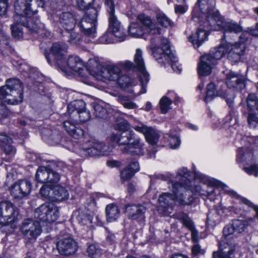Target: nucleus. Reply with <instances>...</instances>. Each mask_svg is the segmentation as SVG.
<instances>
[{
	"label": "nucleus",
	"instance_id": "obj_21",
	"mask_svg": "<svg viewBox=\"0 0 258 258\" xmlns=\"http://www.w3.org/2000/svg\"><path fill=\"white\" fill-rule=\"evenodd\" d=\"M134 128L136 131L143 134L147 142L149 144L154 145L158 141L159 136L153 128L142 124L135 126Z\"/></svg>",
	"mask_w": 258,
	"mask_h": 258
},
{
	"label": "nucleus",
	"instance_id": "obj_30",
	"mask_svg": "<svg viewBox=\"0 0 258 258\" xmlns=\"http://www.w3.org/2000/svg\"><path fill=\"white\" fill-rule=\"evenodd\" d=\"M86 104L82 100H77L71 102L68 106V111L70 118L75 114L79 112L85 108Z\"/></svg>",
	"mask_w": 258,
	"mask_h": 258
},
{
	"label": "nucleus",
	"instance_id": "obj_18",
	"mask_svg": "<svg viewBox=\"0 0 258 258\" xmlns=\"http://www.w3.org/2000/svg\"><path fill=\"white\" fill-rule=\"evenodd\" d=\"M57 248L61 254L70 255L77 250V242L72 237H64L57 242Z\"/></svg>",
	"mask_w": 258,
	"mask_h": 258
},
{
	"label": "nucleus",
	"instance_id": "obj_53",
	"mask_svg": "<svg viewBox=\"0 0 258 258\" xmlns=\"http://www.w3.org/2000/svg\"><path fill=\"white\" fill-rule=\"evenodd\" d=\"M197 188L198 189H197V191L198 192H200L202 195H206L211 201H214L215 200V188L213 186H210L209 189L206 191L204 190H202V189L199 187H197Z\"/></svg>",
	"mask_w": 258,
	"mask_h": 258
},
{
	"label": "nucleus",
	"instance_id": "obj_28",
	"mask_svg": "<svg viewBox=\"0 0 258 258\" xmlns=\"http://www.w3.org/2000/svg\"><path fill=\"white\" fill-rule=\"evenodd\" d=\"M106 219L111 222L115 221L120 216V211L118 207L114 204H110L105 208Z\"/></svg>",
	"mask_w": 258,
	"mask_h": 258
},
{
	"label": "nucleus",
	"instance_id": "obj_19",
	"mask_svg": "<svg viewBox=\"0 0 258 258\" xmlns=\"http://www.w3.org/2000/svg\"><path fill=\"white\" fill-rule=\"evenodd\" d=\"M227 45L223 44L218 48H214L209 54L202 56V62L206 63L209 60L210 64H216L217 60L223 57L228 51Z\"/></svg>",
	"mask_w": 258,
	"mask_h": 258
},
{
	"label": "nucleus",
	"instance_id": "obj_11",
	"mask_svg": "<svg viewBox=\"0 0 258 258\" xmlns=\"http://www.w3.org/2000/svg\"><path fill=\"white\" fill-rule=\"evenodd\" d=\"M33 0H16L14 4V8L16 14L14 16V21H19L25 25V21L31 19V16L36 13L31 7V3ZM33 20V19L32 18Z\"/></svg>",
	"mask_w": 258,
	"mask_h": 258
},
{
	"label": "nucleus",
	"instance_id": "obj_17",
	"mask_svg": "<svg viewBox=\"0 0 258 258\" xmlns=\"http://www.w3.org/2000/svg\"><path fill=\"white\" fill-rule=\"evenodd\" d=\"M146 210L147 207L144 204H128L125 206V212L128 218L139 222L145 221Z\"/></svg>",
	"mask_w": 258,
	"mask_h": 258
},
{
	"label": "nucleus",
	"instance_id": "obj_52",
	"mask_svg": "<svg viewBox=\"0 0 258 258\" xmlns=\"http://www.w3.org/2000/svg\"><path fill=\"white\" fill-rule=\"evenodd\" d=\"M231 50L234 51L240 56L243 55L245 48V44L243 43L236 42L235 44L231 45Z\"/></svg>",
	"mask_w": 258,
	"mask_h": 258
},
{
	"label": "nucleus",
	"instance_id": "obj_41",
	"mask_svg": "<svg viewBox=\"0 0 258 258\" xmlns=\"http://www.w3.org/2000/svg\"><path fill=\"white\" fill-rule=\"evenodd\" d=\"M116 81L120 88L125 89L132 85L133 81L130 77L126 75H118V78Z\"/></svg>",
	"mask_w": 258,
	"mask_h": 258
},
{
	"label": "nucleus",
	"instance_id": "obj_14",
	"mask_svg": "<svg viewBox=\"0 0 258 258\" xmlns=\"http://www.w3.org/2000/svg\"><path fill=\"white\" fill-rule=\"evenodd\" d=\"M216 97H220L225 99L227 104L230 107L232 104L234 95L233 93L227 92L222 89L217 90L215 84L213 82H211L207 86L205 100L208 102L212 100Z\"/></svg>",
	"mask_w": 258,
	"mask_h": 258
},
{
	"label": "nucleus",
	"instance_id": "obj_20",
	"mask_svg": "<svg viewBox=\"0 0 258 258\" xmlns=\"http://www.w3.org/2000/svg\"><path fill=\"white\" fill-rule=\"evenodd\" d=\"M225 82L229 88L242 90L245 87L244 77L232 71L226 75Z\"/></svg>",
	"mask_w": 258,
	"mask_h": 258
},
{
	"label": "nucleus",
	"instance_id": "obj_57",
	"mask_svg": "<svg viewBox=\"0 0 258 258\" xmlns=\"http://www.w3.org/2000/svg\"><path fill=\"white\" fill-rule=\"evenodd\" d=\"M78 7L82 10H88L94 0H76Z\"/></svg>",
	"mask_w": 258,
	"mask_h": 258
},
{
	"label": "nucleus",
	"instance_id": "obj_44",
	"mask_svg": "<svg viewBox=\"0 0 258 258\" xmlns=\"http://www.w3.org/2000/svg\"><path fill=\"white\" fill-rule=\"evenodd\" d=\"M12 140L10 142L6 143V144L3 145L1 147L3 151L10 157H13L16 152V148L12 145Z\"/></svg>",
	"mask_w": 258,
	"mask_h": 258
},
{
	"label": "nucleus",
	"instance_id": "obj_25",
	"mask_svg": "<svg viewBox=\"0 0 258 258\" xmlns=\"http://www.w3.org/2000/svg\"><path fill=\"white\" fill-rule=\"evenodd\" d=\"M61 26L67 31H72L76 25V20L74 15L70 12L62 13L59 17Z\"/></svg>",
	"mask_w": 258,
	"mask_h": 258
},
{
	"label": "nucleus",
	"instance_id": "obj_33",
	"mask_svg": "<svg viewBox=\"0 0 258 258\" xmlns=\"http://www.w3.org/2000/svg\"><path fill=\"white\" fill-rule=\"evenodd\" d=\"M10 38L2 30H0V51L7 53V51H11V48L9 45Z\"/></svg>",
	"mask_w": 258,
	"mask_h": 258
},
{
	"label": "nucleus",
	"instance_id": "obj_40",
	"mask_svg": "<svg viewBox=\"0 0 258 258\" xmlns=\"http://www.w3.org/2000/svg\"><path fill=\"white\" fill-rule=\"evenodd\" d=\"M93 146H95L98 152V156H107L109 155L110 150L109 147L103 143L94 142Z\"/></svg>",
	"mask_w": 258,
	"mask_h": 258
},
{
	"label": "nucleus",
	"instance_id": "obj_4",
	"mask_svg": "<svg viewBox=\"0 0 258 258\" xmlns=\"http://www.w3.org/2000/svg\"><path fill=\"white\" fill-rule=\"evenodd\" d=\"M0 98L6 99L8 103L12 105L21 103L23 100V87L20 80L10 79L6 85L0 88Z\"/></svg>",
	"mask_w": 258,
	"mask_h": 258
},
{
	"label": "nucleus",
	"instance_id": "obj_22",
	"mask_svg": "<svg viewBox=\"0 0 258 258\" xmlns=\"http://www.w3.org/2000/svg\"><path fill=\"white\" fill-rule=\"evenodd\" d=\"M207 20L206 22H204L205 25L202 27L201 26V27L199 28L197 32L189 36V40L192 43L193 45L195 48H198L200 46L202 45V44L206 40L208 33H207V30L204 29L206 27L208 26H210L207 23ZM211 28V27H210Z\"/></svg>",
	"mask_w": 258,
	"mask_h": 258
},
{
	"label": "nucleus",
	"instance_id": "obj_43",
	"mask_svg": "<svg viewBox=\"0 0 258 258\" xmlns=\"http://www.w3.org/2000/svg\"><path fill=\"white\" fill-rule=\"evenodd\" d=\"M172 103V101L166 96H163L160 100V108L161 113L163 114L166 113L171 108L170 105Z\"/></svg>",
	"mask_w": 258,
	"mask_h": 258
},
{
	"label": "nucleus",
	"instance_id": "obj_56",
	"mask_svg": "<svg viewBox=\"0 0 258 258\" xmlns=\"http://www.w3.org/2000/svg\"><path fill=\"white\" fill-rule=\"evenodd\" d=\"M94 113L96 117L103 118L106 115V110L101 105L97 104L94 106Z\"/></svg>",
	"mask_w": 258,
	"mask_h": 258
},
{
	"label": "nucleus",
	"instance_id": "obj_59",
	"mask_svg": "<svg viewBox=\"0 0 258 258\" xmlns=\"http://www.w3.org/2000/svg\"><path fill=\"white\" fill-rule=\"evenodd\" d=\"M81 40L80 36L75 32H71L70 33V37L69 40V42L72 44H78Z\"/></svg>",
	"mask_w": 258,
	"mask_h": 258
},
{
	"label": "nucleus",
	"instance_id": "obj_49",
	"mask_svg": "<svg viewBox=\"0 0 258 258\" xmlns=\"http://www.w3.org/2000/svg\"><path fill=\"white\" fill-rule=\"evenodd\" d=\"M152 54L156 59H159L162 58L163 57H166V54L168 53V51L159 47H153L152 48Z\"/></svg>",
	"mask_w": 258,
	"mask_h": 258
},
{
	"label": "nucleus",
	"instance_id": "obj_36",
	"mask_svg": "<svg viewBox=\"0 0 258 258\" xmlns=\"http://www.w3.org/2000/svg\"><path fill=\"white\" fill-rule=\"evenodd\" d=\"M206 63L202 62V56L201 57V62L199 65V74L200 76H207L209 75L213 67L216 64H210V60L206 61Z\"/></svg>",
	"mask_w": 258,
	"mask_h": 258
},
{
	"label": "nucleus",
	"instance_id": "obj_46",
	"mask_svg": "<svg viewBox=\"0 0 258 258\" xmlns=\"http://www.w3.org/2000/svg\"><path fill=\"white\" fill-rule=\"evenodd\" d=\"M77 220L81 225H88L91 223L92 217L87 213L81 212L77 217Z\"/></svg>",
	"mask_w": 258,
	"mask_h": 258
},
{
	"label": "nucleus",
	"instance_id": "obj_3",
	"mask_svg": "<svg viewBox=\"0 0 258 258\" xmlns=\"http://www.w3.org/2000/svg\"><path fill=\"white\" fill-rule=\"evenodd\" d=\"M198 4L201 12L208 14L207 23L210 26L211 29L214 31L224 30V38L227 33H238L242 31V27L238 24L226 22L218 11H214L215 6L214 1L198 0Z\"/></svg>",
	"mask_w": 258,
	"mask_h": 258
},
{
	"label": "nucleus",
	"instance_id": "obj_51",
	"mask_svg": "<svg viewBox=\"0 0 258 258\" xmlns=\"http://www.w3.org/2000/svg\"><path fill=\"white\" fill-rule=\"evenodd\" d=\"M3 223L2 225L0 230L2 232L6 233V234L12 233L15 228L16 226L14 224V223L9 222H1Z\"/></svg>",
	"mask_w": 258,
	"mask_h": 258
},
{
	"label": "nucleus",
	"instance_id": "obj_23",
	"mask_svg": "<svg viewBox=\"0 0 258 258\" xmlns=\"http://www.w3.org/2000/svg\"><path fill=\"white\" fill-rule=\"evenodd\" d=\"M75 121L68 120L63 122V126L68 134L75 139H80L84 136V131Z\"/></svg>",
	"mask_w": 258,
	"mask_h": 258
},
{
	"label": "nucleus",
	"instance_id": "obj_62",
	"mask_svg": "<svg viewBox=\"0 0 258 258\" xmlns=\"http://www.w3.org/2000/svg\"><path fill=\"white\" fill-rule=\"evenodd\" d=\"M237 112L235 111L234 110H231L229 114L226 117V120L227 121H229V122H231L233 120L235 123H237Z\"/></svg>",
	"mask_w": 258,
	"mask_h": 258
},
{
	"label": "nucleus",
	"instance_id": "obj_2",
	"mask_svg": "<svg viewBox=\"0 0 258 258\" xmlns=\"http://www.w3.org/2000/svg\"><path fill=\"white\" fill-rule=\"evenodd\" d=\"M119 132L112 134L111 142L121 147L124 153L131 155H142L144 154L143 144L141 139L137 137L136 134L129 130L130 124L126 120L120 121L117 125Z\"/></svg>",
	"mask_w": 258,
	"mask_h": 258
},
{
	"label": "nucleus",
	"instance_id": "obj_50",
	"mask_svg": "<svg viewBox=\"0 0 258 258\" xmlns=\"http://www.w3.org/2000/svg\"><path fill=\"white\" fill-rule=\"evenodd\" d=\"M48 175L49 178L46 183L52 185L57 183L60 180V174L50 168H49Z\"/></svg>",
	"mask_w": 258,
	"mask_h": 258
},
{
	"label": "nucleus",
	"instance_id": "obj_12",
	"mask_svg": "<svg viewBox=\"0 0 258 258\" xmlns=\"http://www.w3.org/2000/svg\"><path fill=\"white\" fill-rule=\"evenodd\" d=\"M19 214L18 208L9 201L0 203V222L15 223Z\"/></svg>",
	"mask_w": 258,
	"mask_h": 258
},
{
	"label": "nucleus",
	"instance_id": "obj_35",
	"mask_svg": "<svg viewBox=\"0 0 258 258\" xmlns=\"http://www.w3.org/2000/svg\"><path fill=\"white\" fill-rule=\"evenodd\" d=\"M69 194L64 187L56 186L53 189V199L56 201H61L68 198Z\"/></svg>",
	"mask_w": 258,
	"mask_h": 258
},
{
	"label": "nucleus",
	"instance_id": "obj_47",
	"mask_svg": "<svg viewBox=\"0 0 258 258\" xmlns=\"http://www.w3.org/2000/svg\"><path fill=\"white\" fill-rule=\"evenodd\" d=\"M114 36L112 32L107 29V31L99 38L98 41L104 44L112 43L114 42Z\"/></svg>",
	"mask_w": 258,
	"mask_h": 258
},
{
	"label": "nucleus",
	"instance_id": "obj_13",
	"mask_svg": "<svg viewBox=\"0 0 258 258\" xmlns=\"http://www.w3.org/2000/svg\"><path fill=\"white\" fill-rule=\"evenodd\" d=\"M94 75L98 80L103 81H115L118 78L120 70L114 66H108L106 68L96 63V68L93 71Z\"/></svg>",
	"mask_w": 258,
	"mask_h": 258
},
{
	"label": "nucleus",
	"instance_id": "obj_31",
	"mask_svg": "<svg viewBox=\"0 0 258 258\" xmlns=\"http://www.w3.org/2000/svg\"><path fill=\"white\" fill-rule=\"evenodd\" d=\"M49 166H40L37 170L35 178L37 181L42 183H46L49 178Z\"/></svg>",
	"mask_w": 258,
	"mask_h": 258
},
{
	"label": "nucleus",
	"instance_id": "obj_54",
	"mask_svg": "<svg viewBox=\"0 0 258 258\" xmlns=\"http://www.w3.org/2000/svg\"><path fill=\"white\" fill-rule=\"evenodd\" d=\"M247 121L251 128L258 130V117L252 113L249 114L247 118Z\"/></svg>",
	"mask_w": 258,
	"mask_h": 258
},
{
	"label": "nucleus",
	"instance_id": "obj_39",
	"mask_svg": "<svg viewBox=\"0 0 258 258\" xmlns=\"http://www.w3.org/2000/svg\"><path fill=\"white\" fill-rule=\"evenodd\" d=\"M156 20L158 24L164 27H172L173 25V22L162 13L157 14Z\"/></svg>",
	"mask_w": 258,
	"mask_h": 258
},
{
	"label": "nucleus",
	"instance_id": "obj_9",
	"mask_svg": "<svg viewBox=\"0 0 258 258\" xmlns=\"http://www.w3.org/2000/svg\"><path fill=\"white\" fill-rule=\"evenodd\" d=\"M25 25L23 24L20 21L18 22L15 21V23L11 25V31L12 36L19 39L23 36V31L21 26L26 27L29 31L33 33H40L41 35L44 34V25L40 22L38 20L34 21L32 19L29 20L24 21Z\"/></svg>",
	"mask_w": 258,
	"mask_h": 258
},
{
	"label": "nucleus",
	"instance_id": "obj_10",
	"mask_svg": "<svg viewBox=\"0 0 258 258\" xmlns=\"http://www.w3.org/2000/svg\"><path fill=\"white\" fill-rule=\"evenodd\" d=\"M105 5L109 14L108 29L112 32L114 37L118 38L119 41H122L125 39L126 35L121 26L120 23L114 15V4L113 0H105Z\"/></svg>",
	"mask_w": 258,
	"mask_h": 258
},
{
	"label": "nucleus",
	"instance_id": "obj_38",
	"mask_svg": "<svg viewBox=\"0 0 258 258\" xmlns=\"http://www.w3.org/2000/svg\"><path fill=\"white\" fill-rule=\"evenodd\" d=\"M94 143L90 142L88 144L84 145L82 151L85 155H87L89 156H98V152L97 151L95 146H93Z\"/></svg>",
	"mask_w": 258,
	"mask_h": 258
},
{
	"label": "nucleus",
	"instance_id": "obj_16",
	"mask_svg": "<svg viewBox=\"0 0 258 258\" xmlns=\"http://www.w3.org/2000/svg\"><path fill=\"white\" fill-rule=\"evenodd\" d=\"M32 183L29 180H19L11 186V195L16 200H21L29 195Z\"/></svg>",
	"mask_w": 258,
	"mask_h": 258
},
{
	"label": "nucleus",
	"instance_id": "obj_42",
	"mask_svg": "<svg viewBox=\"0 0 258 258\" xmlns=\"http://www.w3.org/2000/svg\"><path fill=\"white\" fill-rule=\"evenodd\" d=\"M87 253L91 258H100L102 254V250L96 245L92 244L87 248Z\"/></svg>",
	"mask_w": 258,
	"mask_h": 258
},
{
	"label": "nucleus",
	"instance_id": "obj_15",
	"mask_svg": "<svg viewBox=\"0 0 258 258\" xmlns=\"http://www.w3.org/2000/svg\"><path fill=\"white\" fill-rule=\"evenodd\" d=\"M20 231L29 239H35L41 233L40 224L31 219H24L20 226Z\"/></svg>",
	"mask_w": 258,
	"mask_h": 258
},
{
	"label": "nucleus",
	"instance_id": "obj_32",
	"mask_svg": "<svg viewBox=\"0 0 258 258\" xmlns=\"http://www.w3.org/2000/svg\"><path fill=\"white\" fill-rule=\"evenodd\" d=\"M129 34L133 37H141L144 34L143 28L136 22L131 23L128 28Z\"/></svg>",
	"mask_w": 258,
	"mask_h": 258
},
{
	"label": "nucleus",
	"instance_id": "obj_55",
	"mask_svg": "<svg viewBox=\"0 0 258 258\" xmlns=\"http://www.w3.org/2000/svg\"><path fill=\"white\" fill-rule=\"evenodd\" d=\"M243 170L249 175H252L255 177L258 176V165L256 164L250 165L247 167H244Z\"/></svg>",
	"mask_w": 258,
	"mask_h": 258
},
{
	"label": "nucleus",
	"instance_id": "obj_29",
	"mask_svg": "<svg viewBox=\"0 0 258 258\" xmlns=\"http://www.w3.org/2000/svg\"><path fill=\"white\" fill-rule=\"evenodd\" d=\"M67 63L69 68L75 72H81L84 66L82 60L76 55L69 56Z\"/></svg>",
	"mask_w": 258,
	"mask_h": 258
},
{
	"label": "nucleus",
	"instance_id": "obj_60",
	"mask_svg": "<svg viewBox=\"0 0 258 258\" xmlns=\"http://www.w3.org/2000/svg\"><path fill=\"white\" fill-rule=\"evenodd\" d=\"M8 7V0H0V16L5 15Z\"/></svg>",
	"mask_w": 258,
	"mask_h": 258
},
{
	"label": "nucleus",
	"instance_id": "obj_37",
	"mask_svg": "<svg viewBox=\"0 0 258 258\" xmlns=\"http://www.w3.org/2000/svg\"><path fill=\"white\" fill-rule=\"evenodd\" d=\"M248 108L251 111L258 113V98L255 94L250 93L247 98Z\"/></svg>",
	"mask_w": 258,
	"mask_h": 258
},
{
	"label": "nucleus",
	"instance_id": "obj_24",
	"mask_svg": "<svg viewBox=\"0 0 258 258\" xmlns=\"http://www.w3.org/2000/svg\"><path fill=\"white\" fill-rule=\"evenodd\" d=\"M138 20L147 28L148 33L152 35H159L161 29L156 24L153 22L150 17L145 14H140L138 16Z\"/></svg>",
	"mask_w": 258,
	"mask_h": 258
},
{
	"label": "nucleus",
	"instance_id": "obj_58",
	"mask_svg": "<svg viewBox=\"0 0 258 258\" xmlns=\"http://www.w3.org/2000/svg\"><path fill=\"white\" fill-rule=\"evenodd\" d=\"M169 142V146L172 149H176L178 148L180 144V139L177 136H170Z\"/></svg>",
	"mask_w": 258,
	"mask_h": 258
},
{
	"label": "nucleus",
	"instance_id": "obj_7",
	"mask_svg": "<svg viewBox=\"0 0 258 258\" xmlns=\"http://www.w3.org/2000/svg\"><path fill=\"white\" fill-rule=\"evenodd\" d=\"M98 11L94 8L87 10L84 17L79 23L82 32L86 36L92 38L96 37V26Z\"/></svg>",
	"mask_w": 258,
	"mask_h": 258
},
{
	"label": "nucleus",
	"instance_id": "obj_61",
	"mask_svg": "<svg viewBox=\"0 0 258 258\" xmlns=\"http://www.w3.org/2000/svg\"><path fill=\"white\" fill-rule=\"evenodd\" d=\"M228 58L231 61L236 62L240 60L241 56L230 50L228 53Z\"/></svg>",
	"mask_w": 258,
	"mask_h": 258
},
{
	"label": "nucleus",
	"instance_id": "obj_63",
	"mask_svg": "<svg viewBox=\"0 0 258 258\" xmlns=\"http://www.w3.org/2000/svg\"><path fill=\"white\" fill-rule=\"evenodd\" d=\"M9 110L6 106L3 104H0V120L6 118L9 115Z\"/></svg>",
	"mask_w": 258,
	"mask_h": 258
},
{
	"label": "nucleus",
	"instance_id": "obj_27",
	"mask_svg": "<svg viewBox=\"0 0 258 258\" xmlns=\"http://www.w3.org/2000/svg\"><path fill=\"white\" fill-rule=\"evenodd\" d=\"M140 166L138 162H131L120 172L121 178L124 180H128L133 177L135 173L139 171Z\"/></svg>",
	"mask_w": 258,
	"mask_h": 258
},
{
	"label": "nucleus",
	"instance_id": "obj_64",
	"mask_svg": "<svg viewBox=\"0 0 258 258\" xmlns=\"http://www.w3.org/2000/svg\"><path fill=\"white\" fill-rule=\"evenodd\" d=\"M235 231L234 229L233 228V225H227L225 226L223 229V235L224 236L226 237L231 234H233V232Z\"/></svg>",
	"mask_w": 258,
	"mask_h": 258
},
{
	"label": "nucleus",
	"instance_id": "obj_45",
	"mask_svg": "<svg viewBox=\"0 0 258 258\" xmlns=\"http://www.w3.org/2000/svg\"><path fill=\"white\" fill-rule=\"evenodd\" d=\"M118 101L124 107L131 109L137 107V105L131 101L130 98L127 96H119L118 97Z\"/></svg>",
	"mask_w": 258,
	"mask_h": 258
},
{
	"label": "nucleus",
	"instance_id": "obj_5",
	"mask_svg": "<svg viewBox=\"0 0 258 258\" xmlns=\"http://www.w3.org/2000/svg\"><path fill=\"white\" fill-rule=\"evenodd\" d=\"M134 62L135 64L126 60L121 62L120 64L128 70H134L136 68L139 72L141 90L138 92H135V90L133 91L134 93L138 96L146 92V86L149 80V74L145 70V63L142 57V51L140 49L136 50L134 56Z\"/></svg>",
	"mask_w": 258,
	"mask_h": 258
},
{
	"label": "nucleus",
	"instance_id": "obj_48",
	"mask_svg": "<svg viewBox=\"0 0 258 258\" xmlns=\"http://www.w3.org/2000/svg\"><path fill=\"white\" fill-rule=\"evenodd\" d=\"M232 225L235 231L241 233L247 226V223L244 220L236 219L233 221Z\"/></svg>",
	"mask_w": 258,
	"mask_h": 258
},
{
	"label": "nucleus",
	"instance_id": "obj_8",
	"mask_svg": "<svg viewBox=\"0 0 258 258\" xmlns=\"http://www.w3.org/2000/svg\"><path fill=\"white\" fill-rule=\"evenodd\" d=\"M68 46L64 43L55 42L50 48L49 52L45 54L47 62L51 66L56 65L63 72L62 67L67 54Z\"/></svg>",
	"mask_w": 258,
	"mask_h": 258
},
{
	"label": "nucleus",
	"instance_id": "obj_1",
	"mask_svg": "<svg viewBox=\"0 0 258 258\" xmlns=\"http://www.w3.org/2000/svg\"><path fill=\"white\" fill-rule=\"evenodd\" d=\"M189 177L190 173L184 167L179 169L175 180L170 174L159 175V178L172 183V191L174 194L173 196L171 194L165 192L160 195L158 202L161 207L164 208L171 207L175 201L181 205H189L193 202L194 198L190 189L191 181Z\"/></svg>",
	"mask_w": 258,
	"mask_h": 258
},
{
	"label": "nucleus",
	"instance_id": "obj_6",
	"mask_svg": "<svg viewBox=\"0 0 258 258\" xmlns=\"http://www.w3.org/2000/svg\"><path fill=\"white\" fill-rule=\"evenodd\" d=\"M59 216V208L52 203L42 204L34 212L35 218L40 222L50 224L57 220Z\"/></svg>",
	"mask_w": 258,
	"mask_h": 258
},
{
	"label": "nucleus",
	"instance_id": "obj_26",
	"mask_svg": "<svg viewBox=\"0 0 258 258\" xmlns=\"http://www.w3.org/2000/svg\"><path fill=\"white\" fill-rule=\"evenodd\" d=\"M219 251L213 252V258H231V255L234 251V246L224 240L219 243Z\"/></svg>",
	"mask_w": 258,
	"mask_h": 258
},
{
	"label": "nucleus",
	"instance_id": "obj_34",
	"mask_svg": "<svg viewBox=\"0 0 258 258\" xmlns=\"http://www.w3.org/2000/svg\"><path fill=\"white\" fill-rule=\"evenodd\" d=\"M91 115L90 112L84 108L79 112H75L73 116L71 117V119L76 122H85L89 120L90 118Z\"/></svg>",
	"mask_w": 258,
	"mask_h": 258
}]
</instances>
